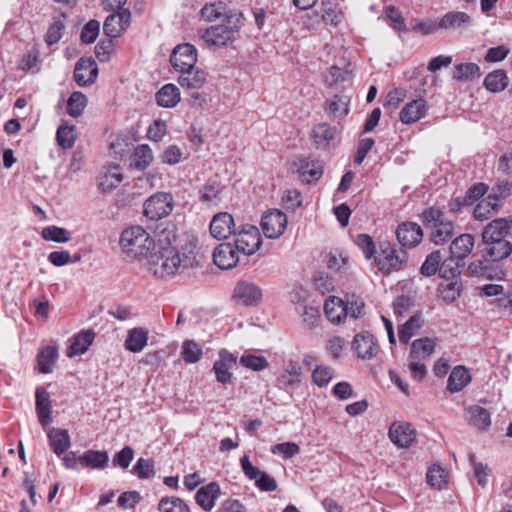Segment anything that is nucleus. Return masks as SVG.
<instances>
[{"instance_id":"obj_1","label":"nucleus","mask_w":512,"mask_h":512,"mask_svg":"<svg viewBox=\"0 0 512 512\" xmlns=\"http://www.w3.org/2000/svg\"><path fill=\"white\" fill-rule=\"evenodd\" d=\"M173 229H163L158 235L156 248L148 258L149 271L158 278H166L175 275L180 270L193 268L197 264L195 254L190 251L180 254L173 246L176 241Z\"/></svg>"},{"instance_id":"obj_2","label":"nucleus","mask_w":512,"mask_h":512,"mask_svg":"<svg viewBox=\"0 0 512 512\" xmlns=\"http://www.w3.org/2000/svg\"><path fill=\"white\" fill-rule=\"evenodd\" d=\"M244 25V15L237 10L226 14V22L205 29L201 35L207 46L225 47L231 45Z\"/></svg>"},{"instance_id":"obj_3","label":"nucleus","mask_w":512,"mask_h":512,"mask_svg":"<svg viewBox=\"0 0 512 512\" xmlns=\"http://www.w3.org/2000/svg\"><path fill=\"white\" fill-rule=\"evenodd\" d=\"M120 246L123 252L135 259L149 258L156 248V243L150 234L141 226H132L121 233Z\"/></svg>"},{"instance_id":"obj_4","label":"nucleus","mask_w":512,"mask_h":512,"mask_svg":"<svg viewBox=\"0 0 512 512\" xmlns=\"http://www.w3.org/2000/svg\"><path fill=\"white\" fill-rule=\"evenodd\" d=\"M422 221L435 245H443L454 235V223L438 207H429L422 213Z\"/></svg>"},{"instance_id":"obj_5","label":"nucleus","mask_w":512,"mask_h":512,"mask_svg":"<svg viewBox=\"0 0 512 512\" xmlns=\"http://www.w3.org/2000/svg\"><path fill=\"white\" fill-rule=\"evenodd\" d=\"M407 253L403 249H397L390 243H381L375 256L378 269L385 275L401 270L407 262Z\"/></svg>"},{"instance_id":"obj_6","label":"nucleus","mask_w":512,"mask_h":512,"mask_svg":"<svg viewBox=\"0 0 512 512\" xmlns=\"http://www.w3.org/2000/svg\"><path fill=\"white\" fill-rule=\"evenodd\" d=\"M174 198L168 192H156L143 203V214L152 221H157L171 214Z\"/></svg>"},{"instance_id":"obj_7","label":"nucleus","mask_w":512,"mask_h":512,"mask_svg":"<svg viewBox=\"0 0 512 512\" xmlns=\"http://www.w3.org/2000/svg\"><path fill=\"white\" fill-rule=\"evenodd\" d=\"M235 245L241 251L242 256L253 255L260 249L262 238L258 228L254 225L245 224L235 233Z\"/></svg>"},{"instance_id":"obj_8","label":"nucleus","mask_w":512,"mask_h":512,"mask_svg":"<svg viewBox=\"0 0 512 512\" xmlns=\"http://www.w3.org/2000/svg\"><path fill=\"white\" fill-rule=\"evenodd\" d=\"M240 465L244 475L249 480H254L255 485L261 491L272 492L277 489L276 480L266 472L260 471L258 467L254 466L248 455H244L240 458Z\"/></svg>"},{"instance_id":"obj_9","label":"nucleus","mask_w":512,"mask_h":512,"mask_svg":"<svg viewBox=\"0 0 512 512\" xmlns=\"http://www.w3.org/2000/svg\"><path fill=\"white\" fill-rule=\"evenodd\" d=\"M262 296V289L257 284L243 280L235 285L232 298L238 305L252 307L260 303Z\"/></svg>"},{"instance_id":"obj_10","label":"nucleus","mask_w":512,"mask_h":512,"mask_svg":"<svg viewBox=\"0 0 512 512\" xmlns=\"http://www.w3.org/2000/svg\"><path fill=\"white\" fill-rule=\"evenodd\" d=\"M322 13L318 12L307 13L303 17V25L308 29H314L320 22L327 25L337 26L340 22V14L336 9V5L331 1H322Z\"/></svg>"},{"instance_id":"obj_11","label":"nucleus","mask_w":512,"mask_h":512,"mask_svg":"<svg viewBox=\"0 0 512 512\" xmlns=\"http://www.w3.org/2000/svg\"><path fill=\"white\" fill-rule=\"evenodd\" d=\"M173 68L182 73L195 67L197 63V49L189 44L183 43L176 46L170 56Z\"/></svg>"},{"instance_id":"obj_12","label":"nucleus","mask_w":512,"mask_h":512,"mask_svg":"<svg viewBox=\"0 0 512 512\" xmlns=\"http://www.w3.org/2000/svg\"><path fill=\"white\" fill-rule=\"evenodd\" d=\"M242 253L235 243L224 242L219 244L213 252V261L220 269L234 268L241 262Z\"/></svg>"},{"instance_id":"obj_13","label":"nucleus","mask_w":512,"mask_h":512,"mask_svg":"<svg viewBox=\"0 0 512 512\" xmlns=\"http://www.w3.org/2000/svg\"><path fill=\"white\" fill-rule=\"evenodd\" d=\"M287 216L280 210H270L262 216L261 227L264 235L270 239L279 238L287 227Z\"/></svg>"},{"instance_id":"obj_14","label":"nucleus","mask_w":512,"mask_h":512,"mask_svg":"<svg viewBox=\"0 0 512 512\" xmlns=\"http://www.w3.org/2000/svg\"><path fill=\"white\" fill-rule=\"evenodd\" d=\"M237 365V357L227 349L218 352V359L213 364V372L217 382L226 385L232 382L233 374L231 369Z\"/></svg>"},{"instance_id":"obj_15","label":"nucleus","mask_w":512,"mask_h":512,"mask_svg":"<svg viewBox=\"0 0 512 512\" xmlns=\"http://www.w3.org/2000/svg\"><path fill=\"white\" fill-rule=\"evenodd\" d=\"M131 13L128 9L115 11L104 21L103 30L109 38H116L129 26Z\"/></svg>"},{"instance_id":"obj_16","label":"nucleus","mask_w":512,"mask_h":512,"mask_svg":"<svg viewBox=\"0 0 512 512\" xmlns=\"http://www.w3.org/2000/svg\"><path fill=\"white\" fill-rule=\"evenodd\" d=\"M507 237H512V220L505 218L494 219L486 225L482 232L483 242L507 240Z\"/></svg>"},{"instance_id":"obj_17","label":"nucleus","mask_w":512,"mask_h":512,"mask_svg":"<svg viewBox=\"0 0 512 512\" xmlns=\"http://www.w3.org/2000/svg\"><path fill=\"white\" fill-rule=\"evenodd\" d=\"M209 229L212 237L217 240L226 239L232 233H236L234 219L227 212L216 214L210 222Z\"/></svg>"},{"instance_id":"obj_18","label":"nucleus","mask_w":512,"mask_h":512,"mask_svg":"<svg viewBox=\"0 0 512 512\" xmlns=\"http://www.w3.org/2000/svg\"><path fill=\"white\" fill-rule=\"evenodd\" d=\"M390 440L401 448L409 447L416 438V431L410 423L395 422L388 432Z\"/></svg>"},{"instance_id":"obj_19","label":"nucleus","mask_w":512,"mask_h":512,"mask_svg":"<svg viewBox=\"0 0 512 512\" xmlns=\"http://www.w3.org/2000/svg\"><path fill=\"white\" fill-rule=\"evenodd\" d=\"M352 349L355 351L358 358L365 360L376 356L378 345L372 334L369 332H361L354 336Z\"/></svg>"},{"instance_id":"obj_20","label":"nucleus","mask_w":512,"mask_h":512,"mask_svg":"<svg viewBox=\"0 0 512 512\" xmlns=\"http://www.w3.org/2000/svg\"><path fill=\"white\" fill-rule=\"evenodd\" d=\"M98 68L91 58H80L74 69V80L79 86H87L96 80Z\"/></svg>"},{"instance_id":"obj_21","label":"nucleus","mask_w":512,"mask_h":512,"mask_svg":"<svg viewBox=\"0 0 512 512\" xmlns=\"http://www.w3.org/2000/svg\"><path fill=\"white\" fill-rule=\"evenodd\" d=\"M35 409L40 425L43 428L52 423V406L50 395L44 387H37L35 391Z\"/></svg>"},{"instance_id":"obj_22","label":"nucleus","mask_w":512,"mask_h":512,"mask_svg":"<svg viewBox=\"0 0 512 512\" xmlns=\"http://www.w3.org/2000/svg\"><path fill=\"white\" fill-rule=\"evenodd\" d=\"M396 236L402 247H415L421 242L423 231L417 223L404 222L398 226Z\"/></svg>"},{"instance_id":"obj_23","label":"nucleus","mask_w":512,"mask_h":512,"mask_svg":"<svg viewBox=\"0 0 512 512\" xmlns=\"http://www.w3.org/2000/svg\"><path fill=\"white\" fill-rule=\"evenodd\" d=\"M427 101L423 98L408 102L400 111L399 119L403 124H413L423 118L428 111Z\"/></svg>"},{"instance_id":"obj_24","label":"nucleus","mask_w":512,"mask_h":512,"mask_svg":"<svg viewBox=\"0 0 512 512\" xmlns=\"http://www.w3.org/2000/svg\"><path fill=\"white\" fill-rule=\"evenodd\" d=\"M297 166L300 178L308 184L318 181L323 175V165L319 160L301 157L298 159Z\"/></svg>"},{"instance_id":"obj_25","label":"nucleus","mask_w":512,"mask_h":512,"mask_svg":"<svg viewBox=\"0 0 512 512\" xmlns=\"http://www.w3.org/2000/svg\"><path fill=\"white\" fill-rule=\"evenodd\" d=\"M221 494L220 486L217 482H211L201 487L195 495L196 503L205 511H210L215 501Z\"/></svg>"},{"instance_id":"obj_26","label":"nucleus","mask_w":512,"mask_h":512,"mask_svg":"<svg viewBox=\"0 0 512 512\" xmlns=\"http://www.w3.org/2000/svg\"><path fill=\"white\" fill-rule=\"evenodd\" d=\"M149 332L143 327H134L127 332L124 348L132 353H139L147 346Z\"/></svg>"},{"instance_id":"obj_27","label":"nucleus","mask_w":512,"mask_h":512,"mask_svg":"<svg viewBox=\"0 0 512 512\" xmlns=\"http://www.w3.org/2000/svg\"><path fill=\"white\" fill-rule=\"evenodd\" d=\"M206 73L199 68H192L180 73L179 85L186 90H199L206 82Z\"/></svg>"},{"instance_id":"obj_28","label":"nucleus","mask_w":512,"mask_h":512,"mask_svg":"<svg viewBox=\"0 0 512 512\" xmlns=\"http://www.w3.org/2000/svg\"><path fill=\"white\" fill-rule=\"evenodd\" d=\"M109 455L104 450H87L79 456L82 467L103 470L108 466Z\"/></svg>"},{"instance_id":"obj_29","label":"nucleus","mask_w":512,"mask_h":512,"mask_svg":"<svg viewBox=\"0 0 512 512\" xmlns=\"http://www.w3.org/2000/svg\"><path fill=\"white\" fill-rule=\"evenodd\" d=\"M436 347L435 339L424 337L412 342L409 359H420L427 361L434 353Z\"/></svg>"},{"instance_id":"obj_30","label":"nucleus","mask_w":512,"mask_h":512,"mask_svg":"<svg viewBox=\"0 0 512 512\" xmlns=\"http://www.w3.org/2000/svg\"><path fill=\"white\" fill-rule=\"evenodd\" d=\"M95 334L90 330H83L71 339V343L67 352L68 357L84 354L94 340Z\"/></svg>"},{"instance_id":"obj_31","label":"nucleus","mask_w":512,"mask_h":512,"mask_svg":"<svg viewBox=\"0 0 512 512\" xmlns=\"http://www.w3.org/2000/svg\"><path fill=\"white\" fill-rule=\"evenodd\" d=\"M123 178V174L118 165L108 166L98 178L99 187L103 192H110L119 186Z\"/></svg>"},{"instance_id":"obj_32","label":"nucleus","mask_w":512,"mask_h":512,"mask_svg":"<svg viewBox=\"0 0 512 512\" xmlns=\"http://www.w3.org/2000/svg\"><path fill=\"white\" fill-rule=\"evenodd\" d=\"M484 244L486 245L485 257L487 260L499 261L508 257L512 252V244L509 240H491Z\"/></svg>"},{"instance_id":"obj_33","label":"nucleus","mask_w":512,"mask_h":512,"mask_svg":"<svg viewBox=\"0 0 512 512\" xmlns=\"http://www.w3.org/2000/svg\"><path fill=\"white\" fill-rule=\"evenodd\" d=\"M47 437L50 448L57 456L63 454L70 447V436L65 429L52 428Z\"/></svg>"},{"instance_id":"obj_34","label":"nucleus","mask_w":512,"mask_h":512,"mask_svg":"<svg viewBox=\"0 0 512 512\" xmlns=\"http://www.w3.org/2000/svg\"><path fill=\"white\" fill-rule=\"evenodd\" d=\"M474 247V237L471 234L465 233L456 237L450 245L451 255L464 261L470 255Z\"/></svg>"},{"instance_id":"obj_35","label":"nucleus","mask_w":512,"mask_h":512,"mask_svg":"<svg viewBox=\"0 0 512 512\" xmlns=\"http://www.w3.org/2000/svg\"><path fill=\"white\" fill-rule=\"evenodd\" d=\"M471 23V17L461 11H450L447 12L440 19L441 29L455 30L467 27Z\"/></svg>"},{"instance_id":"obj_36","label":"nucleus","mask_w":512,"mask_h":512,"mask_svg":"<svg viewBox=\"0 0 512 512\" xmlns=\"http://www.w3.org/2000/svg\"><path fill=\"white\" fill-rule=\"evenodd\" d=\"M156 102L164 108H173L180 101V92L176 85L165 84L155 95Z\"/></svg>"},{"instance_id":"obj_37","label":"nucleus","mask_w":512,"mask_h":512,"mask_svg":"<svg viewBox=\"0 0 512 512\" xmlns=\"http://www.w3.org/2000/svg\"><path fill=\"white\" fill-rule=\"evenodd\" d=\"M471 381V375L463 366L455 367L449 375L447 382V389L451 393L460 392L464 387H466Z\"/></svg>"},{"instance_id":"obj_38","label":"nucleus","mask_w":512,"mask_h":512,"mask_svg":"<svg viewBox=\"0 0 512 512\" xmlns=\"http://www.w3.org/2000/svg\"><path fill=\"white\" fill-rule=\"evenodd\" d=\"M58 349L54 346L43 347L37 354L38 370L42 374H49L58 359Z\"/></svg>"},{"instance_id":"obj_39","label":"nucleus","mask_w":512,"mask_h":512,"mask_svg":"<svg viewBox=\"0 0 512 512\" xmlns=\"http://www.w3.org/2000/svg\"><path fill=\"white\" fill-rule=\"evenodd\" d=\"M350 98L343 94H336L332 99L326 101L325 110L334 118H344L349 113Z\"/></svg>"},{"instance_id":"obj_40","label":"nucleus","mask_w":512,"mask_h":512,"mask_svg":"<svg viewBox=\"0 0 512 512\" xmlns=\"http://www.w3.org/2000/svg\"><path fill=\"white\" fill-rule=\"evenodd\" d=\"M337 128L327 123H320L314 126L312 136L318 148L326 147L337 135Z\"/></svg>"},{"instance_id":"obj_41","label":"nucleus","mask_w":512,"mask_h":512,"mask_svg":"<svg viewBox=\"0 0 512 512\" xmlns=\"http://www.w3.org/2000/svg\"><path fill=\"white\" fill-rule=\"evenodd\" d=\"M481 76V69L478 64L467 62L454 66L453 79L460 82L474 81Z\"/></svg>"},{"instance_id":"obj_42","label":"nucleus","mask_w":512,"mask_h":512,"mask_svg":"<svg viewBox=\"0 0 512 512\" xmlns=\"http://www.w3.org/2000/svg\"><path fill=\"white\" fill-rule=\"evenodd\" d=\"M508 84L509 78L502 69H497L487 74L483 82L484 87L492 93L503 91Z\"/></svg>"},{"instance_id":"obj_43","label":"nucleus","mask_w":512,"mask_h":512,"mask_svg":"<svg viewBox=\"0 0 512 512\" xmlns=\"http://www.w3.org/2000/svg\"><path fill=\"white\" fill-rule=\"evenodd\" d=\"M152 160L153 154L151 148L146 144H142L138 145L134 149L131 155L130 165L131 167L139 171H142L145 170L151 164Z\"/></svg>"},{"instance_id":"obj_44","label":"nucleus","mask_w":512,"mask_h":512,"mask_svg":"<svg viewBox=\"0 0 512 512\" xmlns=\"http://www.w3.org/2000/svg\"><path fill=\"white\" fill-rule=\"evenodd\" d=\"M499 203L498 199L494 195H488L486 198L482 199L474 208V217L476 220H487L494 213L498 211Z\"/></svg>"},{"instance_id":"obj_45","label":"nucleus","mask_w":512,"mask_h":512,"mask_svg":"<svg viewBox=\"0 0 512 512\" xmlns=\"http://www.w3.org/2000/svg\"><path fill=\"white\" fill-rule=\"evenodd\" d=\"M223 186L216 180H208L200 190L199 199L203 203L217 204L221 201Z\"/></svg>"},{"instance_id":"obj_46","label":"nucleus","mask_w":512,"mask_h":512,"mask_svg":"<svg viewBox=\"0 0 512 512\" xmlns=\"http://www.w3.org/2000/svg\"><path fill=\"white\" fill-rule=\"evenodd\" d=\"M423 325V318L420 314L411 316L398 329V337L401 343L408 344L410 339L415 335L416 331Z\"/></svg>"},{"instance_id":"obj_47","label":"nucleus","mask_w":512,"mask_h":512,"mask_svg":"<svg viewBox=\"0 0 512 512\" xmlns=\"http://www.w3.org/2000/svg\"><path fill=\"white\" fill-rule=\"evenodd\" d=\"M364 302L358 296L352 294L346 297V300L343 301L341 313L342 320L347 316H350L354 319L360 317L363 313Z\"/></svg>"},{"instance_id":"obj_48","label":"nucleus","mask_w":512,"mask_h":512,"mask_svg":"<svg viewBox=\"0 0 512 512\" xmlns=\"http://www.w3.org/2000/svg\"><path fill=\"white\" fill-rule=\"evenodd\" d=\"M229 11L230 10L227 11L226 4L224 2L219 1L215 3L206 4L201 9V16L203 17L204 20L208 22H213L221 18H223V22H226V14Z\"/></svg>"},{"instance_id":"obj_49","label":"nucleus","mask_w":512,"mask_h":512,"mask_svg":"<svg viewBox=\"0 0 512 512\" xmlns=\"http://www.w3.org/2000/svg\"><path fill=\"white\" fill-rule=\"evenodd\" d=\"M465 262L457 257L450 255V257L441 261L440 265V276L444 279L455 278L461 273V269L464 267Z\"/></svg>"},{"instance_id":"obj_50","label":"nucleus","mask_w":512,"mask_h":512,"mask_svg":"<svg viewBox=\"0 0 512 512\" xmlns=\"http://www.w3.org/2000/svg\"><path fill=\"white\" fill-rule=\"evenodd\" d=\"M41 236L46 241H52L56 243H66L72 238V234L69 230L55 225L43 228L41 231Z\"/></svg>"},{"instance_id":"obj_51","label":"nucleus","mask_w":512,"mask_h":512,"mask_svg":"<svg viewBox=\"0 0 512 512\" xmlns=\"http://www.w3.org/2000/svg\"><path fill=\"white\" fill-rule=\"evenodd\" d=\"M203 354L202 348L193 340H185L182 344V359L189 364L198 362Z\"/></svg>"},{"instance_id":"obj_52","label":"nucleus","mask_w":512,"mask_h":512,"mask_svg":"<svg viewBox=\"0 0 512 512\" xmlns=\"http://www.w3.org/2000/svg\"><path fill=\"white\" fill-rule=\"evenodd\" d=\"M442 261V255L440 251H433L429 255H427L425 261L423 262L420 272L422 275L426 277H431L435 275L437 272H440V265Z\"/></svg>"},{"instance_id":"obj_53","label":"nucleus","mask_w":512,"mask_h":512,"mask_svg":"<svg viewBox=\"0 0 512 512\" xmlns=\"http://www.w3.org/2000/svg\"><path fill=\"white\" fill-rule=\"evenodd\" d=\"M343 300L332 296L324 303V312L327 318L333 323L342 322V308Z\"/></svg>"},{"instance_id":"obj_54","label":"nucleus","mask_w":512,"mask_h":512,"mask_svg":"<svg viewBox=\"0 0 512 512\" xmlns=\"http://www.w3.org/2000/svg\"><path fill=\"white\" fill-rule=\"evenodd\" d=\"M301 368L297 364H290L288 368L278 377L281 387H291L301 381Z\"/></svg>"},{"instance_id":"obj_55","label":"nucleus","mask_w":512,"mask_h":512,"mask_svg":"<svg viewBox=\"0 0 512 512\" xmlns=\"http://www.w3.org/2000/svg\"><path fill=\"white\" fill-rule=\"evenodd\" d=\"M87 99L82 92H73L67 101V112L72 117L80 116L86 107Z\"/></svg>"},{"instance_id":"obj_56","label":"nucleus","mask_w":512,"mask_h":512,"mask_svg":"<svg viewBox=\"0 0 512 512\" xmlns=\"http://www.w3.org/2000/svg\"><path fill=\"white\" fill-rule=\"evenodd\" d=\"M351 73L348 70L337 66H331L324 74V83L333 87L350 79Z\"/></svg>"},{"instance_id":"obj_57","label":"nucleus","mask_w":512,"mask_h":512,"mask_svg":"<svg viewBox=\"0 0 512 512\" xmlns=\"http://www.w3.org/2000/svg\"><path fill=\"white\" fill-rule=\"evenodd\" d=\"M160 512H190L188 505L178 497H165L159 502Z\"/></svg>"},{"instance_id":"obj_58","label":"nucleus","mask_w":512,"mask_h":512,"mask_svg":"<svg viewBox=\"0 0 512 512\" xmlns=\"http://www.w3.org/2000/svg\"><path fill=\"white\" fill-rule=\"evenodd\" d=\"M334 377V369L326 365H317L312 371V381L318 387H326Z\"/></svg>"},{"instance_id":"obj_59","label":"nucleus","mask_w":512,"mask_h":512,"mask_svg":"<svg viewBox=\"0 0 512 512\" xmlns=\"http://www.w3.org/2000/svg\"><path fill=\"white\" fill-rule=\"evenodd\" d=\"M240 364L253 371H262L268 367V361L263 356L244 353L239 360Z\"/></svg>"},{"instance_id":"obj_60","label":"nucleus","mask_w":512,"mask_h":512,"mask_svg":"<svg viewBox=\"0 0 512 512\" xmlns=\"http://www.w3.org/2000/svg\"><path fill=\"white\" fill-rule=\"evenodd\" d=\"M132 473L139 479H149L154 477V462L151 459L139 458L132 468Z\"/></svg>"},{"instance_id":"obj_61","label":"nucleus","mask_w":512,"mask_h":512,"mask_svg":"<svg viewBox=\"0 0 512 512\" xmlns=\"http://www.w3.org/2000/svg\"><path fill=\"white\" fill-rule=\"evenodd\" d=\"M56 138L58 145L62 148L69 149L73 147L76 140L74 126L61 125L57 130Z\"/></svg>"},{"instance_id":"obj_62","label":"nucleus","mask_w":512,"mask_h":512,"mask_svg":"<svg viewBox=\"0 0 512 512\" xmlns=\"http://www.w3.org/2000/svg\"><path fill=\"white\" fill-rule=\"evenodd\" d=\"M65 23L63 19L58 18L53 21V23L49 26L45 41L48 45L56 44L63 37L65 31Z\"/></svg>"},{"instance_id":"obj_63","label":"nucleus","mask_w":512,"mask_h":512,"mask_svg":"<svg viewBox=\"0 0 512 512\" xmlns=\"http://www.w3.org/2000/svg\"><path fill=\"white\" fill-rule=\"evenodd\" d=\"M461 291L462 283L457 279L441 286L442 299L447 303H452L460 297Z\"/></svg>"},{"instance_id":"obj_64","label":"nucleus","mask_w":512,"mask_h":512,"mask_svg":"<svg viewBox=\"0 0 512 512\" xmlns=\"http://www.w3.org/2000/svg\"><path fill=\"white\" fill-rule=\"evenodd\" d=\"M356 244L362 251L366 259L375 258L378 252H376L375 243L372 237L368 234H359L356 238Z\"/></svg>"}]
</instances>
